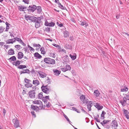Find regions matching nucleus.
Returning a JSON list of instances; mask_svg holds the SVG:
<instances>
[{"label": "nucleus", "mask_w": 129, "mask_h": 129, "mask_svg": "<svg viewBox=\"0 0 129 129\" xmlns=\"http://www.w3.org/2000/svg\"><path fill=\"white\" fill-rule=\"evenodd\" d=\"M128 90V88L125 86L122 87L121 89V92H126Z\"/></svg>", "instance_id": "dca6fc26"}, {"label": "nucleus", "mask_w": 129, "mask_h": 129, "mask_svg": "<svg viewBox=\"0 0 129 129\" xmlns=\"http://www.w3.org/2000/svg\"><path fill=\"white\" fill-rule=\"evenodd\" d=\"M61 70L63 72H64L67 71L65 68H61Z\"/></svg>", "instance_id": "5fc2aeb1"}, {"label": "nucleus", "mask_w": 129, "mask_h": 129, "mask_svg": "<svg viewBox=\"0 0 129 129\" xmlns=\"http://www.w3.org/2000/svg\"><path fill=\"white\" fill-rule=\"evenodd\" d=\"M36 17L34 16H30L29 20L31 21L35 22V21H36Z\"/></svg>", "instance_id": "cd10ccee"}, {"label": "nucleus", "mask_w": 129, "mask_h": 129, "mask_svg": "<svg viewBox=\"0 0 129 129\" xmlns=\"http://www.w3.org/2000/svg\"><path fill=\"white\" fill-rule=\"evenodd\" d=\"M91 106H87V108L89 111H91Z\"/></svg>", "instance_id": "13d9d810"}, {"label": "nucleus", "mask_w": 129, "mask_h": 129, "mask_svg": "<svg viewBox=\"0 0 129 129\" xmlns=\"http://www.w3.org/2000/svg\"><path fill=\"white\" fill-rule=\"evenodd\" d=\"M24 55L23 53L21 52H19L18 55V59H20Z\"/></svg>", "instance_id": "4468645a"}, {"label": "nucleus", "mask_w": 129, "mask_h": 129, "mask_svg": "<svg viewBox=\"0 0 129 129\" xmlns=\"http://www.w3.org/2000/svg\"><path fill=\"white\" fill-rule=\"evenodd\" d=\"M34 56L35 57L39 58H41L42 57L41 56L38 52H36L34 54Z\"/></svg>", "instance_id": "bb28decb"}, {"label": "nucleus", "mask_w": 129, "mask_h": 129, "mask_svg": "<svg viewBox=\"0 0 129 129\" xmlns=\"http://www.w3.org/2000/svg\"><path fill=\"white\" fill-rule=\"evenodd\" d=\"M70 56L71 57L72 60H74L76 58V55H72L70 54Z\"/></svg>", "instance_id": "72a5a7b5"}, {"label": "nucleus", "mask_w": 129, "mask_h": 129, "mask_svg": "<svg viewBox=\"0 0 129 129\" xmlns=\"http://www.w3.org/2000/svg\"><path fill=\"white\" fill-rule=\"evenodd\" d=\"M63 116L64 118L66 119L69 122V123L71 124V122L70 121V120L69 119L68 117L66 115L64 114L63 115Z\"/></svg>", "instance_id": "f704fd0d"}, {"label": "nucleus", "mask_w": 129, "mask_h": 129, "mask_svg": "<svg viewBox=\"0 0 129 129\" xmlns=\"http://www.w3.org/2000/svg\"><path fill=\"white\" fill-rule=\"evenodd\" d=\"M15 48L18 49L19 48V49H20L21 47V46L19 45H16L15 46Z\"/></svg>", "instance_id": "864d4df0"}, {"label": "nucleus", "mask_w": 129, "mask_h": 129, "mask_svg": "<svg viewBox=\"0 0 129 129\" xmlns=\"http://www.w3.org/2000/svg\"><path fill=\"white\" fill-rule=\"evenodd\" d=\"M54 74L56 76H58L60 73L61 71L56 69H54L53 70Z\"/></svg>", "instance_id": "f8f14e48"}, {"label": "nucleus", "mask_w": 129, "mask_h": 129, "mask_svg": "<svg viewBox=\"0 0 129 129\" xmlns=\"http://www.w3.org/2000/svg\"><path fill=\"white\" fill-rule=\"evenodd\" d=\"M21 73H29L30 72V71L28 69L23 70V71H21Z\"/></svg>", "instance_id": "393cba45"}, {"label": "nucleus", "mask_w": 129, "mask_h": 129, "mask_svg": "<svg viewBox=\"0 0 129 129\" xmlns=\"http://www.w3.org/2000/svg\"><path fill=\"white\" fill-rule=\"evenodd\" d=\"M120 103H121V105L123 106H125L126 105V98L123 97L122 99L120 101Z\"/></svg>", "instance_id": "0eeeda50"}, {"label": "nucleus", "mask_w": 129, "mask_h": 129, "mask_svg": "<svg viewBox=\"0 0 129 129\" xmlns=\"http://www.w3.org/2000/svg\"><path fill=\"white\" fill-rule=\"evenodd\" d=\"M79 24L81 25L84 26L85 25V27H86L88 26V23H87L85 21H84L82 22L80 21L79 22Z\"/></svg>", "instance_id": "2eb2a0df"}, {"label": "nucleus", "mask_w": 129, "mask_h": 129, "mask_svg": "<svg viewBox=\"0 0 129 129\" xmlns=\"http://www.w3.org/2000/svg\"><path fill=\"white\" fill-rule=\"evenodd\" d=\"M63 37L64 38H67L69 36V33L67 31H64L63 32Z\"/></svg>", "instance_id": "4be33fe9"}, {"label": "nucleus", "mask_w": 129, "mask_h": 129, "mask_svg": "<svg viewBox=\"0 0 129 129\" xmlns=\"http://www.w3.org/2000/svg\"><path fill=\"white\" fill-rule=\"evenodd\" d=\"M58 7L62 10H65L66 9V8L61 5L60 2H58Z\"/></svg>", "instance_id": "b1692460"}, {"label": "nucleus", "mask_w": 129, "mask_h": 129, "mask_svg": "<svg viewBox=\"0 0 129 129\" xmlns=\"http://www.w3.org/2000/svg\"><path fill=\"white\" fill-rule=\"evenodd\" d=\"M46 82L48 83H49L50 82V79H47L46 80Z\"/></svg>", "instance_id": "774afa93"}, {"label": "nucleus", "mask_w": 129, "mask_h": 129, "mask_svg": "<svg viewBox=\"0 0 129 129\" xmlns=\"http://www.w3.org/2000/svg\"><path fill=\"white\" fill-rule=\"evenodd\" d=\"M50 30L51 28L47 27L45 29V30L46 32H49L50 31Z\"/></svg>", "instance_id": "09e8293b"}, {"label": "nucleus", "mask_w": 129, "mask_h": 129, "mask_svg": "<svg viewBox=\"0 0 129 129\" xmlns=\"http://www.w3.org/2000/svg\"><path fill=\"white\" fill-rule=\"evenodd\" d=\"M43 99H45V100H46L47 99H49V96H46L45 97H44Z\"/></svg>", "instance_id": "6e6d98bb"}, {"label": "nucleus", "mask_w": 129, "mask_h": 129, "mask_svg": "<svg viewBox=\"0 0 129 129\" xmlns=\"http://www.w3.org/2000/svg\"><path fill=\"white\" fill-rule=\"evenodd\" d=\"M44 61L47 63L53 64L55 63V61L54 59L50 58H46L44 59Z\"/></svg>", "instance_id": "f03ea898"}, {"label": "nucleus", "mask_w": 129, "mask_h": 129, "mask_svg": "<svg viewBox=\"0 0 129 129\" xmlns=\"http://www.w3.org/2000/svg\"><path fill=\"white\" fill-rule=\"evenodd\" d=\"M49 23L47 21H46L45 22V25L47 26H48V25H48Z\"/></svg>", "instance_id": "69168bd1"}, {"label": "nucleus", "mask_w": 129, "mask_h": 129, "mask_svg": "<svg viewBox=\"0 0 129 129\" xmlns=\"http://www.w3.org/2000/svg\"><path fill=\"white\" fill-rule=\"evenodd\" d=\"M31 108L32 109L34 110H36L38 109H39L38 107L34 106V105H31Z\"/></svg>", "instance_id": "c85d7f7f"}, {"label": "nucleus", "mask_w": 129, "mask_h": 129, "mask_svg": "<svg viewBox=\"0 0 129 129\" xmlns=\"http://www.w3.org/2000/svg\"><path fill=\"white\" fill-rule=\"evenodd\" d=\"M106 114V113L104 111H103L102 112V113L101 115V117L102 118L103 117V119H104V115Z\"/></svg>", "instance_id": "37998d69"}, {"label": "nucleus", "mask_w": 129, "mask_h": 129, "mask_svg": "<svg viewBox=\"0 0 129 129\" xmlns=\"http://www.w3.org/2000/svg\"><path fill=\"white\" fill-rule=\"evenodd\" d=\"M28 95L31 98H35V91L34 90H31L28 92Z\"/></svg>", "instance_id": "423d86ee"}, {"label": "nucleus", "mask_w": 129, "mask_h": 129, "mask_svg": "<svg viewBox=\"0 0 129 129\" xmlns=\"http://www.w3.org/2000/svg\"><path fill=\"white\" fill-rule=\"evenodd\" d=\"M33 103L34 104L38 105V107L41 108V109L43 107L42 102L40 100H35L33 101Z\"/></svg>", "instance_id": "20e7f679"}, {"label": "nucleus", "mask_w": 129, "mask_h": 129, "mask_svg": "<svg viewBox=\"0 0 129 129\" xmlns=\"http://www.w3.org/2000/svg\"><path fill=\"white\" fill-rule=\"evenodd\" d=\"M38 73L39 75V76L40 77L44 78L46 77L47 75L45 73L42 72L41 71H39Z\"/></svg>", "instance_id": "1a4fd4ad"}, {"label": "nucleus", "mask_w": 129, "mask_h": 129, "mask_svg": "<svg viewBox=\"0 0 129 129\" xmlns=\"http://www.w3.org/2000/svg\"><path fill=\"white\" fill-rule=\"evenodd\" d=\"M37 9V6L35 5L29 6L28 7V10L32 12H34Z\"/></svg>", "instance_id": "6e6552de"}, {"label": "nucleus", "mask_w": 129, "mask_h": 129, "mask_svg": "<svg viewBox=\"0 0 129 129\" xmlns=\"http://www.w3.org/2000/svg\"><path fill=\"white\" fill-rule=\"evenodd\" d=\"M9 28V26H7L6 29V31H8V29Z\"/></svg>", "instance_id": "0e129e2a"}, {"label": "nucleus", "mask_w": 129, "mask_h": 129, "mask_svg": "<svg viewBox=\"0 0 129 129\" xmlns=\"http://www.w3.org/2000/svg\"><path fill=\"white\" fill-rule=\"evenodd\" d=\"M25 82L27 83H30L31 82V81L30 80L26 78H25Z\"/></svg>", "instance_id": "49530a36"}, {"label": "nucleus", "mask_w": 129, "mask_h": 129, "mask_svg": "<svg viewBox=\"0 0 129 129\" xmlns=\"http://www.w3.org/2000/svg\"><path fill=\"white\" fill-rule=\"evenodd\" d=\"M109 121L108 120H104L101 123V124L103 126H104L105 124L107 123L108 122H109Z\"/></svg>", "instance_id": "a878e982"}, {"label": "nucleus", "mask_w": 129, "mask_h": 129, "mask_svg": "<svg viewBox=\"0 0 129 129\" xmlns=\"http://www.w3.org/2000/svg\"><path fill=\"white\" fill-rule=\"evenodd\" d=\"M126 96L124 97L126 98V100H129V94H125Z\"/></svg>", "instance_id": "de8ad7c7"}, {"label": "nucleus", "mask_w": 129, "mask_h": 129, "mask_svg": "<svg viewBox=\"0 0 129 129\" xmlns=\"http://www.w3.org/2000/svg\"><path fill=\"white\" fill-rule=\"evenodd\" d=\"M37 9L38 13H40L41 10V8L40 6H38L37 7V9Z\"/></svg>", "instance_id": "473e14b6"}, {"label": "nucleus", "mask_w": 129, "mask_h": 129, "mask_svg": "<svg viewBox=\"0 0 129 129\" xmlns=\"http://www.w3.org/2000/svg\"><path fill=\"white\" fill-rule=\"evenodd\" d=\"M95 107L97 108L98 110L101 109L103 108V106H100V105L97 103H96L95 105Z\"/></svg>", "instance_id": "f3484780"}, {"label": "nucleus", "mask_w": 129, "mask_h": 129, "mask_svg": "<svg viewBox=\"0 0 129 129\" xmlns=\"http://www.w3.org/2000/svg\"><path fill=\"white\" fill-rule=\"evenodd\" d=\"M28 47L29 48V50L31 51H34L35 50V49L33 48L32 47H31L29 45H28Z\"/></svg>", "instance_id": "a19ab883"}, {"label": "nucleus", "mask_w": 129, "mask_h": 129, "mask_svg": "<svg viewBox=\"0 0 129 129\" xmlns=\"http://www.w3.org/2000/svg\"><path fill=\"white\" fill-rule=\"evenodd\" d=\"M41 89L43 92L47 94L49 93L51 90V87L48 85H43L41 87Z\"/></svg>", "instance_id": "f257e3e1"}, {"label": "nucleus", "mask_w": 129, "mask_h": 129, "mask_svg": "<svg viewBox=\"0 0 129 129\" xmlns=\"http://www.w3.org/2000/svg\"><path fill=\"white\" fill-rule=\"evenodd\" d=\"M80 99L81 101L83 103H87L88 101V99L84 95H82L80 97Z\"/></svg>", "instance_id": "39448f33"}, {"label": "nucleus", "mask_w": 129, "mask_h": 129, "mask_svg": "<svg viewBox=\"0 0 129 129\" xmlns=\"http://www.w3.org/2000/svg\"><path fill=\"white\" fill-rule=\"evenodd\" d=\"M43 93L41 92L39 93L38 95V98L39 99H41L43 98Z\"/></svg>", "instance_id": "c756f323"}, {"label": "nucleus", "mask_w": 129, "mask_h": 129, "mask_svg": "<svg viewBox=\"0 0 129 129\" xmlns=\"http://www.w3.org/2000/svg\"><path fill=\"white\" fill-rule=\"evenodd\" d=\"M25 18L26 20H30V16L25 15Z\"/></svg>", "instance_id": "58836bf2"}, {"label": "nucleus", "mask_w": 129, "mask_h": 129, "mask_svg": "<svg viewBox=\"0 0 129 129\" xmlns=\"http://www.w3.org/2000/svg\"><path fill=\"white\" fill-rule=\"evenodd\" d=\"M63 59L64 62H68L69 61V57L67 55L63 57Z\"/></svg>", "instance_id": "6ab92c4d"}, {"label": "nucleus", "mask_w": 129, "mask_h": 129, "mask_svg": "<svg viewBox=\"0 0 129 129\" xmlns=\"http://www.w3.org/2000/svg\"><path fill=\"white\" fill-rule=\"evenodd\" d=\"M14 39H15V40H16L19 42L20 43L22 41L21 39L18 38H14Z\"/></svg>", "instance_id": "c03bdc74"}, {"label": "nucleus", "mask_w": 129, "mask_h": 129, "mask_svg": "<svg viewBox=\"0 0 129 129\" xmlns=\"http://www.w3.org/2000/svg\"><path fill=\"white\" fill-rule=\"evenodd\" d=\"M31 113L32 114V115L34 116L35 117H36V115L35 114V112L34 111H32L31 112Z\"/></svg>", "instance_id": "680f3d73"}, {"label": "nucleus", "mask_w": 129, "mask_h": 129, "mask_svg": "<svg viewBox=\"0 0 129 129\" xmlns=\"http://www.w3.org/2000/svg\"><path fill=\"white\" fill-rule=\"evenodd\" d=\"M20 64V61L19 60H17L16 62H14L13 63V65H15L16 66H19Z\"/></svg>", "instance_id": "5701e85b"}, {"label": "nucleus", "mask_w": 129, "mask_h": 129, "mask_svg": "<svg viewBox=\"0 0 129 129\" xmlns=\"http://www.w3.org/2000/svg\"><path fill=\"white\" fill-rule=\"evenodd\" d=\"M5 28H4L2 26H0V33H1L3 32Z\"/></svg>", "instance_id": "ea45409f"}, {"label": "nucleus", "mask_w": 129, "mask_h": 129, "mask_svg": "<svg viewBox=\"0 0 129 129\" xmlns=\"http://www.w3.org/2000/svg\"><path fill=\"white\" fill-rule=\"evenodd\" d=\"M9 59L11 61H14L16 60V58L14 56H13L12 57H11Z\"/></svg>", "instance_id": "2f4dec72"}, {"label": "nucleus", "mask_w": 129, "mask_h": 129, "mask_svg": "<svg viewBox=\"0 0 129 129\" xmlns=\"http://www.w3.org/2000/svg\"><path fill=\"white\" fill-rule=\"evenodd\" d=\"M19 10L21 11H24L26 9V7L21 6H18Z\"/></svg>", "instance_id": "ddd939ff"}, {"label": "nucleus", "mask_w": 129, "mask_h": 129, "mask_svg": "<svg viewBox=\"0 0 129 129\" xmlns=\"http://www.w3.org/2000/svg\"><path fill=\"white\" fill-rule=\"evenodd\" d=\"M25 86L27 88L31 87L32 86V85L31 84L28 83L25 84Z\"/></svg>", "instance_id": "e433bc0d"}, {"label": "nucleus", "mask_w": 129, "mask_h": 129, "mask_svg": "<svg viewBox=\"0 0 129 129\" xmlns=\"http://www.w3.org/2000/svg\"><path fill=\"white\" fill-rule=\"evenodd\" d=\"M40 25V24H38L36 23L35 24V27L36 28H38L39 26Z\"/></svg>", "instance_id": "4d7b16f0"}, {"label": "nucleus", "mask_w": 129, "mask_h": 129, "mask_svg": "<svg viewBox=\"0 0 129 129\" xmlns=\"http://www.w3.org/2000/svg\"><path fill=\"white\" fill-rule=\"evenodd\" d=\"M81 110L82 111V112H83V113H84L85 114H87V113L86 112V111L85 110H84L82 108H81Z\"/></svg>", "instance_id": "052dcab7"}, {"label": "nucleus", "mask_w": 129, "mask_h": 129, "mask_svg": "<svg viewBox=\"0 0 129 129\" xmlns=\"http://www.w3.org/2000/svg\"><path fill=\"white\" fill-rule=\"evenodd\" d=\"M35 22H36V23L40 24L41 22V20L40 18L37 19L36 18V21H35Z\"/></svg>", "instance_id": "4c0bfd02"}, {"label": "nucleus", "mask_w": 129, "mask_h": 129, "mask_svg": "<svg viewBox=\"0 0 129 129\" xmlns=\"http://www.w3.org/2000/svg\"><path fill=\"white\" fill-rule=\"evenodd\" d=\"M17 68L20 69H22L26 68V66L25 65H19L18 67Z\"/></svg>", "instance_id": "7c9ffc66"}, {"label": "nucleus", "mask_w": 129, "mask_h": 129, "mask_svg": "<svg viewBox=\"0 0 129 129\" xmlns=\"http://www.w3.org/2000/svg\"><path fill=\"white\" fill-rule=\"evenodd\" d=\"M124 114L125 115L128 114V111L127 110H125L124 109L123 110Z\"/></svg>", "instance_id": "3c124183"}, {"label": "nucleus", "mask_w": 129, "mask_h": 129, "mask_svg": "<svg viewBox=\"0 0 129 129\" xmlns=\"http://www.w3.org/2000/svg\"><path fill=\"white\" fill-rule=\"evenodd\" d=\"M6 110L4 108L3 109V113L4 114V116H5V114L6 113Z\"/></svg>", "instance_id": "bf43d9fd"}, {"label": "nucleus", "mask_w": 129, "mask_h": 129, "mask_svg": "<svg viewBox=\"0 0 129 129\" xmlns=\"http://www.w3.org/2000/svg\"><path fill=\"white\" fill-rule=\"evenodd\" d=\"M111 125L112 127H117L118 126L117 121L115 120L112 121L111 123Z\"/></svg>", "instance_id": "9b49d317"}, {"label": "nucleus", "mask_w": 129, "mask_h": 129, "mask_svg": "<svg viewBox=\"0 0 129 129\" xmlns=\"http://www.w3.org/2000/svg\"><path fill=\"white\" fill-rule=\"evenodd\" d=\"M100 93L99 92V91L98 90H94L93 93L94 96L96 98L98 97L100 95Z\"/></svg>", "instance_id": "9d476101"}, {"label": "nucleus", "mask_w": 129, "mask_h": 129, "mask_svg": "<svg viewBox=\"0 0 129 129\" xmlns=\"http://www.w3.org/2000/svg\"><path fill=\"white\" fill-rule=\"evenodd\" d=\"M33 84L36 85H38L40 84V82L39 81L37 80H34L33 81Z\"/></svg>", "instance_id": "aec40b11"}, {"label": "nucleus", "mask_w": 129, "mask_h": 129, "mask_svg": "<svg viewBox=\"0 0 129 129\" xmlns=\"http://www.w3.org/2000/svg\"><path fill=\"white\" fill-rule=\"evenodd\" d=\"M65 68L67 71L70 70L71 69V67L69 65H67Z\"/></svg>", "instance_id": "c9c22d12"}, {"label": "nucleus", "mask_w": 129, "mask_h": 129, "mask_svg": "<svg viewBox=\"0 0 129 129\" xmlns=\"http://www.w3.org/2000/svg\"><path fill=\"white\" fill-rule=\"evenodd\" d=\"M44 50H45L44 48L43 47H41L40 49V51H44Z\"/></svg>", "instance_id": "338daca9"}, {"label": "nucleus", "mask_w": 129, "mask_h": 129, "mask_svg": "<svg viewBox=\"0 0 129 129\" xmlns=\"http://www.w3.org/2000/svg\"><path fill=\"white\" fill-rule=\"evenodd\" d=\"M12 122L14 124V126L15 128L19 127V121L17 118L15 117V118L12 120Z\"/></svg>", "instance_id": "7ed1b4c3"}, {"label": "nucleus", "mask_w": 129, "mask_h": 129, "mask_svg": "<svg viewBox=\"0 0 129 129\" xmlns=\"http://www.w3.org/2000/svg\"><path fill=\"white\" fill-rule=\"evenodd\" d=\"M23 2H24L25 3L29 4V0H23Z\"/></svg>", "instance_id": "8fccbe9b"}, {"label": "nucleus", "mask_w": 129, "mask_h": 129, "mask_svg": "<svg viewBox=\"0 0 129 129\" xmlns=\"http://www.w3.org/2000/svg\"><path fill=\"white\" fill-rule=\"evenodd\" d=\"M15 42V39H9L7 40V44L13 43V42Z\"/></svg>", "instance_id": "a211bd4d"}, {"label": "nucleus", "mask_w": 129, "mask_h": 129, "mask_svg": "<svg viewBox=\"0 0 129 129\" xmlns=\"http://www.w3.org/2000/svg\"><path fill=\"white\" fill-rule=\"evenodd\" d=\"M55 23L53 22L50 23L49 24V25H48V26H53L55 25Z\"/></svg>", "instance_id": "a18cd8bd"}, {"label": "nucleus", "mask_w": 129, "mask_h": 129, "mask_svg": "<svg viewBox=\"0 0 129 129\" xmlns=\"http://www.w3.org/2000/svg\"><path fill=\"white\" fill-rule=\"evenodd\" d=\"M14 53V51L12 49H11L8 51V54L9 55H13Z\"/></svg>", "instance_id": "412c9836"}, {"label": "nucleus", "mask_w": 129, "mask_h": 129, "mask_svg": "<svg viewBox=\"0 0 129 129\" xmlns=\"http://www.w3.org/2000/svg\"><path fill=\"white\" fill-rule=\"evenodd\" d=\"M92 102L91 101H89L88 103L87 104V106H92Z\"/></svg>", "instance_id": "603ef678"}, {"label": "nucleus", "mask_w": 129, "mask_h": 129, "mask_svg": "<svg viewBox=\"0 0 129 129\" xmlns=\"http://www.w3.org/2000/svg\"><path fill=\"white\" fill-rule=\"evenodd\" d=\"M125 116L127 118V119H129V116L128 115V114L126 115H125Z\"/></svg>", "instance_id": "e2e57ef3"}, {"label": "nucleus", "mask_w": 129, "mask_h": 129, "mask_svg": "<svg viewBox=\"0 0 129 129\" xmlns=\"http://www.w3.org/2000/svg\"><path fill=\"white\" fill-rule=\"evenodd\" d=\"M33 46L34 47H38L39 48L41 47V45L39 44H33Z\"/></svg>", "instance_id": "79ce46f5"}]
</instances>
